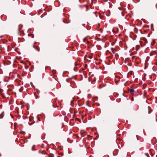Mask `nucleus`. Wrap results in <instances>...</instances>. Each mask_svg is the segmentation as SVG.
I'll use <instances>...</instances> for the list:
<instances>
[{"label":"nucleus","mask_w":157,"mask_h":157,"mask_svg":"<svg viewBox=\"0 0 157 157\" xmlns=\"http://www.w3.org/2000/svg\"><path fill=\"white\" fill-rule=\"evenodd\" d=\"M144 86L143 88V89H145V87L147 86V84H144Z\"/></svg>","instance_id":"4"},{"label":"nucleus","mask_w":157,"mask_h":157,"mask_svg":"<svg viewBox=\"0 0 157 157\" xmlns=\"http://www.w3.org/2000/svg\"><path fill=\"white\" fill-rule=\"evenodd\" d=\"M132 101H133L134 100V99L133 98H132V100H131Z\"/></svg>","instance_id":"14"},{"label":"nucleus","mask_w":157,"mask_h":157,"mask_svg":"<svg viewBox=\"0 0 157 157\" xmlns=\"http://www.w3.org/2000/svg\"><path fill=\"white\" fill-rule=\"evenodd\" d=\"M52 106L54 108L56 107L57 106V105H56L54 104L52 105Z\"/></svg>","instance_id":"5"},{"label":"nucleus","mask_w":157,"mask_h":157,"mask_svg":"<svg viewBox=\"0 0 157 157\" xmlns=\"http://www.w3.org/2000/svg\"><path fill=\"white\" fill-rule=\"evenodd\" d=\"M23 90V89H21V88L20 90H19V91L20 92H22V91Z\"/></svg>","instance_id":"11"},{"label":"nucleus","mask_w":157,"mask_h":157,"mask_svg":"<svg viewBox=\"0 0 157 157\" xmlns=\"http://www.w3.org/2000/svg\"><path fill=\"white\" fill-rule=\"evenodd\" d=\"M153 55V54H152V53H150V55H151V56L152 55Z\"/></svg>","instance_id":"13"},{"label":"nucleus","mask_w":157,"mask_h":157,"mask_svg":"<svg viewBox=\"0 0 157 157\" xmlns=\"http://www.w3.org/2000/svg\"><path fill=\"white\" fill-rule=\"evenodd\" d=\"M118 9H120V7H118Z\"/></svg>","instance_id":"20"},{"label":"nucleus","mask_w":157,"mask_h":157,"mask_svg":"<svg viewBox=\"0 0 157 157\" xmlns=\"http://www.w3.org/2000/svg\"><path fill=\"white\" fill-rule=\"evenodd\" d=\"M129 91L131 94H133L134 92V90L133 89H130L129 90Z\"/></svg>","instance_id":"1"},{"label":"nucleus","mask_w":157,"mask_h":157,"mask_svg":"<svg viewBox=\"0 0 157 157\" xmlns=\"http://www.w3.org/2000/svg\"><path fill=\"white\" fill-rule=\"evenodd\" d=\"M86 39L84 38V39H83V41H84V42H86Z\"/></svg>","instance_id":"12"},{"label":"nucleus","mask_w":157,"mask_h":157,"mask_svg":"<svg viewBox=\"0 0 157 157\" xmlns=\"http://www.w3.org/2000/svg\"><path fill=\"white\" fill-rule=\"evenodd\" d=\"M99 87L100 88H101V86H99Z\"/></svg>","instance_id":"18"},{"label":"nucleus","mask_w":157,"mask_h":157,"mask_svg":"<svg viewBox=\"0 0 157 157\" xmlns=\"http://www.w3.org/2000/svg\"><path fill=\"white\" fill-rule=\"evenodd\" d=\"M108 1V0H106V2H107Z\"/></svg>","instance_id":"16"},{"label":"nucleus","mask_w":157,"mask_h":157,"mask_svg":"<svg viewBox=\"0 0 157 157\" xmlns=\"http://www.w3.org/2000/svg\"><path fill=\"white\" fill-rule=\"evenodd\" d=\"M156 57H157V55L155 57V58H156Z\"/></svg>","instance_id":"19"},{"label":"nucleus","mask_w":157,"mask_h":157,"mask_svg":"<svg viewBox=\"0 0 157 157\" xmlns=\"http://www.w3.org/2000/svg\"><path fill=\"white\" fill-rule=\"evenodd\" d=\"M147 94L146 92L145 91L144 92V95L146 96Z\"/></svg>","instance_id":"6"},{"label":"nucleus","mask_w":157,"mask_h":157,"mask_svg":"<svg viewBox=\"0 0 157 157\" xmlns=\"http://www.w3.org/2000/svg\"><path fill=\"white\" fill-rule=\"evenodd\" d=\"M111 50L112 52H113V54H114L115 53V52L114 51V49H113V48H111Z\"/></svg>","instance_id":"2"},{"label":"nucleus","mask_w":157,"mask_h":157,"mask_svg":"<svg viewBox=\"0 0 157 157\" xmlns=\"http://www.w3.org/2000/svg\"><path fill=\"white\" fill-rule=\"evenodd\" d=\"M42 154H45L46 153V152L45 151H42Z\"/></svg>","instance_id":"7"},{"label":"nucleus","mask_w":157,"mask_h":157,"mask_svg":"<svg viewBox=\"0 0 157 157\" xmlns=\"http://www.w3.org/2000/svg\"><path fill=\"white\" fill-rule=\"evenodd\" d=\"M29 119H30V121H31V120L33 119V117H29Z\"/></svg>","instance_id":"10"},{"label":"nucleus","mask_w":157,"mask_h":157,"mask_svg":"<svg viewBox=\"0 0 157 157\" xmlns=\"http://www.w3.org/2000/svg\"><path fill=\"white\" fill-rule=\"evenodd\" d=\"M108 1V0H106V2H107Z\"/></svg>","instance_id":"15"},{"label":"nucleus","mask_w":157,"mask_h":157,"mask_svg":"<svg viewBox=\"0 0 157 157\" xmlns=\"http://www.w3.org/2000/svg\"><path fill=\"white\" fill-rule=\"evenodd\" d=\"M99 87L100 88H101V86H99Z\"/></svg>","instance_id":"17"},{"label":"nucleus","mask_w":157,"mask_h":157,"mask_svg":"<svg viewBox=\"0 0 157 157\" xmlns=\"http://www.w3.org/2000/svg\"><path fill=\"white\" fill-rule=\"evenodd\" d=\"M114 44H115V43H114V42H112V43H111V45H114Z\"/></svg>","instance_id":"9"},{"label":"nucleus","mask_w":157,"mask_h":157,"mask_svg":"<svg viewBox=\"0 0 157 157\" xmlns=\"http://www.w3.org/2000/svg\"><path fill=\"white\" fill-rule=\"evenodd\" d=\"M34 146H33L32 147V150H33V151H34V150H35L33 149V147H34Z\"/></svg>","instance_id":"8"},{"label":"nucleus","mask_w":157,"mask_h":157,"mask_svg":"<svg viewBox=\"0 0 157 157\" xmlns=\"http://www.w3.org/2000/svg\"><path fill=\"white\" fill-rule=\"evenodd\" d=\"M63 22L64 23H67L68 22H67V20L66 19H63Z\"/></svg>","instance_id":"3"}]
</instances>
